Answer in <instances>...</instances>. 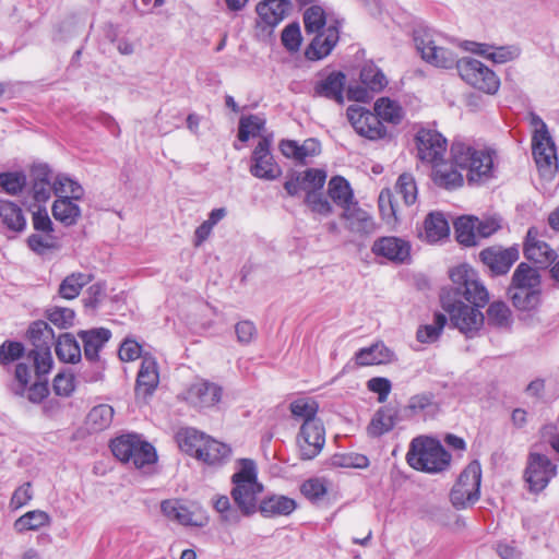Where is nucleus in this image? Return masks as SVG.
I'll use <instances>...</instances> for the list:
<instances>
[{
	"instance_id": "obj_1",
	"label": "nucleus",
	"mask_w": 559,
	"mask_h": 559,
	"mask_svg": "<svg viewBox=\"0 0 559 559\" xmlns=\"http://www.w3.org/2000/svg\"><path fill=\"white\" fill-rule=\"evenodd\" d=\"M452 286L442 289L440 301L451 324L467 337H473L484 324L479 311L489 301V293L477 272L467 264L450 271Z\"/></svg>"
},
{
	"instance_id": "obj_2",
	"label": "nucleus",
	"mask_w": 559,
	"mask_h": 559,
	"mask_svg": "<svg viewBox=\"0 0 559 559\" xmlns=\"http://www.w3.org/2000/svg\"><path fill=\"white\" fill-rule=\"evenodd\" d=\"M240 468L236 472L231 481V497L242 511L243 515H252L258 509V496L263 491V486L258 481L257 465L253 460H239Z\"/></svg>"
},
{
	"instance_id": "obj_3",
	"label": "nucleus",
	"mask_w": 559,
	"mask_h": 559,
	"mask_svg": "<svg viewBox=\"0 0 559 559\" xmlns=\"http://www.w3.org/2000/svg\"><path fill=\"white\" fill-rule=\"evenodd\" d=\"M406 460L417 471L439 473L448 468L451 455L440 441L430 437H417L411 442Z\"/></svg>"
},
{
	"instance_id": "obj_4",
	"label": "nucleus",
	"mask_w": 559,
	"mask_h": 559,
	"mask_svg": "<svg viewBox=\"0 0 559 559\" xmlns=\"http://www.w3.org/2000/svg\"><path fill=\"white\" fill-rule=\"evenodd\" d=\"M451 160L457 168L467 171L469 181H480L491 176L493 160L490 152L478 151L463 142L455 141L451 146Z\"/></svg>"
},
{
	"instance_id": "obj_5",
	"label": "nucleus",
	"mask_w": 559,
	"mask_h": 559,
	"mask_svg": "<svg viewBox=\"0 0 559 559\" xmlns=\"http://www.w3.org/2000/svg\"><path fill=\"white\" fill-rule=\"evenodd\" d=\"M112 454L123 463L136 468L154 464L157 460L155 448L136 433H127L110 443Z\"/></svg>"
},
{
	"instance_id": "obj_6",
	"label": "nucleus",
	"mask_w": 559,
	"mask_h": 559,
	"mask_svg": "<svg viewBox=\"0 0 559 559\" xmlns=\"http://www.w3.org/2000/svg\"><path fill=\"white\" fill-rule=\"evenodd\" d=\"M414 41L426 62L442 69H451L454 66L457 68L460 59L453 51L441 45L443 41L441 34L429 28H418L414 32Z\"/></svg>"
},
{
	"instance_id": "obj_7",
	"label": "nucleus",
	"mask_w": 559,
	"mask_h": 559,
	"mask_svg": "<svg viewBox=\"0 0 559 559\" xmlns=\"http://www.w3.org/2000/svg\"><path fill=\"white\" fill-rule=\"evenodd\" d=\"M28 338L34 348L27 354V359L33 361L37 373L48 374L52 368L53 360L51 346L55 344V333L45 321H35L29 325Z\"/></svg>"
},
{
	"instance_id": "obj_8",
	"label": "nucleus",
	"mask_w": 559,
	"mask_h": 559,
	"mask_svg": "<svg viewBox=\"0 0 559 559\" xmlns=\"http://www.w3.org/2000/svg\"><path fill=\"white\" fill-rule=\"evenodd\" d=\"M457 71L462 80L486 94L493 95L499 90V78L479 60L462 58L457 62Z\"/></svg>"
},
{
	"instance_id": "obj_9",
	"label": "nucleus",
	"mask_w": 559,
	"mask_h": 559,
	"mask_svg": "<svg viewBox=\"0 0 559 559\" xmlns=\"http://www.w3.org/2000/svg\"><path fill=\"white\" fill-rule=\"evenodd\" d=\"M480 481V465L477 462L468 464L451 490L452 504L457 509H464L478 501Z\"/></svg>"
},
{
	"instance_id": "obj_10",
	"label": "nucleus",
	"mask_w": 559,
	"mask_h": 559,
	"mask_svg": "<svg viewBox=\"0 0 559 559\" xmlns=\"http://www.w3.org/2000/svg\"><path fill=\"white\" fill-rule=\"evenodd\" d=\"M557 475V466L551 460L540 453H531L525 469V479L532 491H542Z\"/></svg>"
},
{
	"instance_id": "obj_11",
	"label": "nucleus",
	"mask_w": 559,
	"mask_h": 559,
	"mask_svg": "<svg viewBox=\"0 0 559 559\" xmlns=\"http://www.w3.org/2000/svg\"><path fill=\"white\" fill-rule=\"evenodd\" d=\"M417 156L431 165L443 159L447 152V140L437 130L421 128L416 134Z\"/></svg>"
},
{
	"instance_id": "obj_12",
	"label": "nucleus",
	"mask_w": 559,
	"mask_h": 559,
	"mask_svg": "<svg viewBox=\"0 0 559 559\" xmlns=\"http://www.w3.org/2000/svg\"><path fill=\"white\" fill-rule=\"evenodd\" d=\"M297 444L302 460L314 459L325 444V430L322 421L302 423L297 437Z\"/></svg>"
},
{
	"instance_id": "obj_13",
	"label": "nucleus",
	"mask_w": 559,
	"mask_h": 559,
	"mask_svg": "<svg viewBox=\"0 0 559 559\" xmlns=\"http://www.w3.org/2000/svg\"><path fill=\"white\" fill-rule=\"evenodd\" d=\"M346 114L350 124L359 135L368 140H379L386 136V128L379 120V117L371 111L360 106H349Z\"/></svg>"
},
{
	"instance_id": "obj_14",
	"label": "nucleus",
	"mask_w": 559,
	"mask_h": 559,
	"mask_svg": "<svg viewBox=\"0 0 559 559\" xmlns=\"http://www.w3.org/2000/svg\"><path fill=\"white\" fill-rule=\"evenodd\" d=\"M223 389L216 383L198 380L185 392V401L194 408L205 409L217 405L222 400Z\"/></svg>"
},
{
	"instance_id": "obj_15",
	"label": "nucleus",
	"mask_w": 559,
	"mask_h": 559,
	"mask_svg": "<svg viewBox=\"0 0 559 559\" xmlns=\"http://www.w3.org/2000/svg\"><path fill=\"white\" fill-rule=\"evenodd\" d=\"M270 146L271 141L267 138H262L253 150L250 173L257 178L274 180L281 174V169L274 163Z\"/></svg>"
},
{
	"instance_id": "obj_16",
	"label": "nucleus",
	"mask_w": 559,
	"mask_h": 559,
	"mask_svg": "<svg viewBox=\"0 0 559 559\" xmlns=\"http://www.w3.org/2000/svg\"><path fill=\"white\" fill-rule=\"evenodd\" d=\"M371 252L376 257H382L393 263L401 264L409 259L411 245L408 241L394 236L380 237L373 242Z\"/></svg>"
},
{
	"instance_id": "obj_17",
	"label": "nucleus",
	"mask_w": 559,
	"mask_h": 559,
	"mask_svg": "<svg viewBox=\"0 0 559 559\" xmlns=\"http://www.w3.org/2000/svg\"><path fill=\"white\" fill-rule=\"evenodd\" d=\"M532 148L540 175L551 178L558 168L556 146L551 136L547 135L545 139L533 138Z\"/></svg>"
},
{
	"instance_id": "obj_18",
	"label": "nucleus",
	"mask_w": 559,
	"mask_h": 559,
	"mask_svg": "<svg viewBox=\"0 0 559 559\" xmlns=\"http://www.w3.org/2000/svg\"><path fill=\"white\" fill-rule=\"evenodd\" d=\"M524 255L540 267H547L557 258V253L549 245L542 240L535 227H531L526 235Z\"/></svg>"
},
{
	"instance_id": "obj_19",
	"label": "nucleus",
	"mask_w": 559,
	"mask_h": 559,
	"mask_svg": "<svg viewBox=\"0 0 559 559\" xmlns=\"http://www.w3.org/2000/svg\"><path fill=\"white\" fill-rule=\"evenodd\" d=\"M314 34V38L311 40L305 52L307 59L312 61L321 60L331 53L340 39V28L335 22Z\"/></svg>"
},
{
	"instance_id": "obj_20",
	"label": "nucleus",
	"mask_w": 559,
	"mask_h": 559,
	"mask_svg": "<svg viewBox=\"0 0 559 559\" xmlns=\"http://www.w3.org/2000/svg\"><path fill=\"white\" fill-rule=\"evenodd\" d=\"M345 83V74L333 71L314 83L312 97H323L342 105L344 103Z\"/></svg>"
},
{
	"instance_id": "obj_21",
	"label": "nucleus",
	"mask_w": 559,
	"mask_h": 559,
	"mask_svg": "<svg viewBox=\"0 0 559 559\" xmlns=\"http://www.w3.org/2000/svg\"><path fill=\"white\" fill-rule=\"evenodd\" d=\"M290 3L287 0H265L257 5L258 27L274 28L286 16Z\"/></svg>"
},
{
	"instance_id": "obj_22",
	"label": "nucleus",
	"mask_w": 559,
	"mask_h": 559,
	"mask_svg": "<svg viewBox=\"0 0 559 559\" xmlns=\"http://www.w3.org/2000/svg\"><path fill=\"white\" fill-rule=\"evenodd\" d=\"M479 257L493 274L501 275L508 273L512 264L519 259V251L515 248H487L480 252Z\"/></svg>"
},
{
	"instance_id": "obj_23",
	"label": "nucleus",
	"mask_w": 559,
	"mask_h": 559,
	"mask_svg": "<svg viewBox=\"0 0 559 559\" xmlns=\"http://www.w3.org/2000/svg\"><path fill=\"white\" fill-rule=\"evenodd\" d=\"M162 512L169 520L177 521L182 525L202 527L207 524L209 518L204 512L190 511L176 500H165L160 504Z\"/></svg>"
},
{
	"instance_id": "obj_24",
	"label": "nucleus",
	"mask_w": 559,
	"mask_h": 559,
	"mask_svg": "<svg viewBox=\"0 0 559 559\" xmlns=\"http://www.w3.org/2000/svg\"><path fill=\"white\" fill-rule=\"evenodd\" d=\"M78 336L83 343V352L86 361H96L100 360L99 352L110 340L111 332L106 328H94L79 331Z\"/></svg>"
},
{
	"instance_id": "obj_25",
	"label": "nucleus",
	"mask_w": 559,
	"mask_h": 559,
	"mask_svg": "<svg viewBox=\"0 0 559 559\" xmlns=\"http://www.w3.org/2000/svg\"><path fill=\"white\" fill-rule=\"evenodd\" d=\"M159 374L154 357L144 355L136 377L135 392L138 395H151L157 388Z\"/></svg>"
},
{
	"instance_id": "obj_26",
	"label": "nucleus",
	"mask_w": 559,
	"mask_h": 559,
	"mask_svg": "<svg viewBox=\"0 0 559 559\" xmlns=\"http://www.w3.org/2000/svg\"><path fill=\"white\" fill-rule=\"evenodd\" d=\"M342 217L346 221V227L360 235H369L376 230V223L370 214L358 207L357 203L346 206Z\"/></svg>"
},
{
	"instance_id": "obj_27",
	"label": "nucleus",
	"mask_w": 559,
	"mask_h": 559,
	"mask_svg": "<svg viewBox=\"0 0 559 559\" xmlns=\"http://www.w3.org/2000/svg\"><path fill=\"white\" fill-rule=\"evenodd\" d=\"M465 48L474 53L486 57L495 63H506L520 56V49L516 46L493 47L487 44L468 41Z\"/></svg>"
},
{
	"instance_id": "obj_28",
	"label": "nucleus",
	"mask_w": 559,
	"mask_h": 559,
	"mask_svg": "<svg viewBox=\"0 0 559 559\" xmlns=\"http://www.w3.org/2000/svg\"><path fill=\"white\" fill-rule=\"evenodd\" d=\"M50 169L46 165H38L32 169L33 183L29 193L38 203H46L53 192Z\"/></svg>"
},
{
	"instance_id": "obj_29",
	"label": "nucleus",
	"mask_w": 559,
	"mask_h": 559,
	"mask_svg": "<svg viewBox=\"0 0 559 559\" xmlns=\"http://www.w3.org/2000/svg\"><path fill=\"white\" fill-rule=\"evenodd\" d=\"M296 508V501L283 495L267 496L259 504V511L264 518L286 516L292 514Z\"/></svg>"
},
{
	"instance_id": "obj_30",
	"label": "nucleus",
	"mask_w": 559,
	"mask_h": 559,
	"mask_svg": "<svg viewBox=\"0 0 559 559\" xmlns=\"http://www.w3.org/2000/svg\"><path fill=\"white\" fill-rule=\"evenodd\" d=\"M542 288H508V295L514 308L522 312L536 311L542 305Z\"/></svg>"
},
{
	"instance_id": "obj_31",
	"label": "nucleus",
	"mask_w": 559,
	"mask_h": 559,
	"mask_svg": "<svg viewBox=\"0 0 559 559\" xmlns=\"http://www.w3.org/2000/svg\"><path fill=\"white\" fill-rule=\"evenodd\" d=\"M0 219L8 230L15 234L24 231L27 225L23 210L8 200H0Z\"/></svg>"
},
{
	"instance_id": "obj_32",
	"label": "nucleus",
	"mask_w": 559,
	"mask_h": 559,
	"mask_svg": "<svg viewBox=\"0 0 559 559\" xmlns=\"http://www.w3.org/2000/svg\"><path fill=\"white\" fill-rule=\"evenodd\" d=\"M453 165L443 159L432 165V180L438 187L451 190L463 185V176Z\"/></svg>"
},
{
	"instance_id": "obj_33",
	"label": "nucleus",
	"mask_w": 559,
	"mask_h": 559,
	"mask_svg": "<svg viewBox=\"0 0 559 559\" xmlns=\"http://www.w3.org/2000/svg\"><path fill=\"white\" fill-rule=\"evenodd\" d=\"M393 353L381 342L360 348L355 354L358 366L381 365L391 361Z\"/></svg>"
},
{
	"instance_id": "obj_34",
	"label": "nucleus",
	"mask_w": 559,
	"mask_h": 559,
	"mask_svg": "<svg viewBox=\"0 0 559 559\" xmlns=\"http://www.w3.org/2000/svg\"><path fill=\"white\" fill-rule=\"evenodd\" d=\"M449 234L450 226L442 213L432 212L427 215L424 222V233L421 235L428 242H438L447 238Z\"/></svg>"
},
{
	"instance_id": "obj_35",
	"label": "nucleus",
	"mask_w": 559,
	"mask_h": 559,
	"mask_svg": "<svg viewBox=\"0 0 559 559\" xmlns=\"http://www.w3.org/2000/svg\"><path fill=\"white\" fill-rule=\"evenodd\" d=\"M58 359L67 364L79 362L82 356L80 344L71 333H62L55 342Z\"/></svg>"
},
{
	"instance_id": "obj_36",
	"label": "nucleus",
	"mask_w": 559,
	"mask_h": 559,
	"mask_svg": "<svg viewBox=\"0 0 559 559\" xmlns=\"http://www.w3.org/2000/svg\"><path fill=\"white\" fill-rule=\"evenodd\" d=\"M93 280L92 274L73 272L67 275L59 285L58 294L61 298L72 300L76 298L82 288Z\"/></svg>"
},
{
	"instance_id": "obj_37",
	"label": "nucleus",
	"mask_w": 559,
	"mask_h": 559,
	"mask_svg": "<svg viewBox=\"0 0 559 559\" xmlns=\"http://www.w3.org/2000/svg\"><path fill=\"white\" fill-rule=\"evenodd\" d=\"M176 438L179 448L183 452L200 460L202 453L201 449L206 435L194 428H185L177 432Z\"/></svg>"
},
{
	"instance_id": "obj_38",
	"label": "nucleus",
	"mask_w": 559,
	"mask_h": 559,
	"mask_svg": "<svg viewBox=\"0 0 559 559\" xmlns=\"http://www.w3.org/2000/svg\"><path fill=\"white\" fill-rule=\"evenodd\" d=\"M542 288V277L537 269L525 262L520 263L512 275L509 288Z\"/></svg>"
},
{
	"instance_id": "obj_39",
	"label": "nucleus",
	"mask_w": 559,
	"mask_h": 559,
	"mask_svg": "<svg viewBox=\"0 0 559 559\" xmlns=\"http://www.w3.org/2000/svg\"><path fill=\"white\" fill-rule=\"evenodd\" d=\"M68 195L58 197L52 204L53 217L66 226H72L81 215L80 206Z\"/></svg>"
},
{
	"instance_id": "obj_40",
	"label": "nucleus",
	"mask_w": 559,
	"mask_h": 559,
	"mask_svg": "<svg viewBox=\"0 0 559 559\" xmlns=\"http://www.w3.org/2000/svg\"><path fill=\"white\" fill-rule=\"evenodd\" d=\"M201 451L200 461L214 465L225 461L230 455L231 449L229 445L206 436Z\"/></svg>"
},
{
	"instance_id": "obj_41",
	"label": "nucleus",
	"mask_w": 559,
	"mask_h": 559,
	"mask_svg": "<svg viewBox=\"0 0 559 559\" xmlns=\"http://www.w3.org/2000/svg\"><path fill=\"white\" fill-rule=\"evenodd\" d=\"M112 418L114 408L108 404H99L87 414L86 425L91 431H103L111 425Z\"/></svg>"
},
{
	"instance_id": "obj_42",
	"label": "nucleus",
	"mask_w": 559,
	"mask_h": 559,
	"mask_svg": "<svg viewBox=\"0 0 559 559\" xmlns=\"http://www.w3.org/2000/svg\"><path fill=\"white\" fill-rule=\"evenodd\" d=\"M329 195L334 203L342 206L344 210L346 206L354 204V195L350 186L348 181L341 176H335L329 181Z\"/></svg>"
},
{
	"instance_id": "obj_43",
	"label": "nucleus",
	"mask_w": 559,
	"mask_h": 559,
	"mask_svg": "<svg viewBox=\"0 0 559 559\" xmlns=\"http://www.w3.org/2000/svg\"><path fill=\"white\" fill-rule=\"evenodd\" d=\"M456 239L464 246L477 245V217L462 216L454 222Z\"/></svg>"
},
{
	"instance_id": "obj_44",
	"label": "nucleus",
	"mask_w": 559,
	"mask_h": 559,
	"mask_svg": "<svg viewBox=\"0 0 559 559\" xmlns=\"http://www.w3.org/2000/svg\"><path fill=\"white\" fill-rule=\"evenodd\" d=\"M50 516L41 510L28 511L14 522V530L19 533L37 531L50 524Z\"/></svg>"
},
{
	"instance_id": "obj_45",
	"label": "nucleus",
	"mask_w": 559,
	"mask_h": 559,
	"mask_svg": "<svg viewBox=\"0 0 559 559\" xmlns=\"http://www.w3.org/2000/svg\"><path fill=\"white\" fill-rule=\"evenodd\" d=\"M395 412L390 408H380L372 417L367 430L371 437H380L393 429Z\"/></svg>"
},
{
	"instance_id": "obj_46",
	"label": "nucleus",
	"mask_w": 559,
	"mask_h": 559,
	"mask_svg": "<svg viewBox=\"0 0 559 559\" xmlns=\"http://www.w3.org/2000/svg\"><path fill=\"white\" fill-rule=\"evenodd\" d=\"M374 116L379 120L397 124L403 118V109L400 104L388 97H381L374 103Z\"/></svg>"
},
{
	"instance_id": "obj_47",
	"label": "nucleus",
	"mask_w": 559,
	"mask_h": 559,
	"mask_svg": "<svg viewBox=\"0 0 559 559\" xmlns=\"http://www.w3.org/2000/svg\"><path fill=\"white\" fill-rule=\"evenodd\" d=\"M447 316L443 313H436L433 322L420 325L416 332V338L424 344H431L439 340L445 324Z\"/></svg>"
},
{
	"instance_id": "obj_48",
	"label": "nucleus",
	"mask_w": 559,
	"mask_h": 559,
	"mask_svg": "<svg viewBox=\"0 0 559 559\" xmlns=\"http://www.w3.org/2000/svg\"><path fill=\"white\" fill-rule=\"evenodd\" d=\"M488 324L498 329H509L512 324V314L503 301H493L487 309Z\"/></svg>"
},
{
	"instance_id": "obj_49",
	"label": "nucleus",
	"mask_w": 559,
	"mask_h": 559,
	"mask_svg": "<svg viewBox=\"0 0 559 559\" xmlns=\"http://www.w3.org/2000/svg\"><path fill=\"white\" fill-rule=\"evenodd\" d=\"M361 83L372 92L383 90L388 80L383 72L373 63L365 64L360 72Z\"/></svg>"
},
{
	"instance_id": "obj_50",
	"label": "nucleus",
	"mask_w": 559,
	"mask_h": 559,
	"mask_svg": "<svg viewBox=\"0 0 559 559\" xmlns=\"http://www.w3.org/2000/svg\"><path fill=\"white\" fill-rule=\"evenodd\" d=\"M28 248L37 254H44L59 247L55 233H34L27 238Z\"/></svg>"
},
{
	"instance_id": "obj_51",
	"label": "nucleus",
	"mask_w": 559,
	"mask_h": 559,
	"mask_svg": "<svg viewBox=\"0 0 559 559\" xmlns=\"http://www.w3.org/2000/svg\"><path fill=\"white\" fill-rule=\"evenodd\" d=\"M265 120L257 115H249L241 117L239 120L238 139L241 142H247L250 136L260 135L264 129Z\"/></svg>"
},
{
	"instance_id": "obj_52",
	"label": "nucleus",
	"mask_w": 559,
	"mask_h": 559,
	"mask_svg": "<svg viewBox=\"0 0 559 559\" xmlns=\"http://www.w3.org/2000/svg\"><path fill=\"white\" fill-rule=\"evenodd\" d=\"M290 412L294 417L301 418L304 423L319 420L316 415L319 409L318 403L310 397H301L290 403Z\"/></svg>"
},
{
	"instance_id": "obj_53",
	"label": "nucleus",
	"mask_w": 559,
	"mask_h": 559,
	"mask_svg": "<svg viewBox=\"0 0 559 559\" xmlns=\"http://www.w3.org/2000/svg\"><path fill=\"white\" fill-rule=\"evenodd\" d=\"M395 191L406 205L414 204L417 200L418 191L413 175L407 173L400 175L395 183Z\"/></svg>"
},
{
	"instance_id": "obj_54",
	"label": "nucleus",
	"mask_w": 559,
	"mask_h": 559,
	"mask_svg": "<svg viewBox=\"0 0 559 559\" xmlns=\"http://www.w3.org/2000/svg\"><path fill=\"white\" fill-rule=\"evenodd\" d=\"M53 193L57 197L68 195L70 200H81L84 193L82 186L67 176H59L53 181Z\"/></svg>"
},
{
	"instance_id": "obj_55",
	"label": "nucleus",
	"mask_w": 559,
	"mask_h": 559,
	"mask_svg": "<svg viewBox=\"0 0 559 559\" xmlns=\"http://www.w3.org/2000/svg\"><path fill=\"white\" fill-rule=\"evenodd\" d=\"M325 23V13L321 7L312 5L305 11L304 24L308 34H314L324 29Z\"/></svg>"
},
{
	"instance_id": "obj_56",
	"label": "nucleus",
	"mask_w": 559,
	"mask_h": 559,
	"mask_svg": "<svg viewBox=\"0 0 559 559\" xmlns=\"http://www.w3.org/2000/svg\"><path fill=\"white\" fill-rule=\"evenodd\" d=\"M52 389L59 396H70L75 390L74 374L68 369L58 372L53 379Z\"/></svg>"
},
{
	"instance_id": "obj_57",
	"label": "nucleus",
	"mask_w": 559,
	"mask_h": 559,
	"mask_svg": "<svg viewBox=\"0 0 559 559\" xmlns=\"http://www.w3.org/2000/svg\"><path fill=\"white\" fill-rule=\"evenodd\" d=\"M304 182V191H320L326 180V173L318 168H309L299 173Z\"/></svg>"
},
{
	"instance_id": "obj_58",
	"label": "nucleus",
	"mask_w": 559,
	"mask_h": 559,
	"mask_svg": "<svg viewBox=\"0 0 559 559\" xmlns=\"http://www.w3.org/2000/svg\"><path fill=\"white\" fill-rule=\"evenodd\" d=\"M0 186L9 194L16 195L26 186V176L22 173H4L0 176Z\"/></svg>"
},
{
	"instance_id": "obj_59",
	"label": "nucleus",
	"mask_w": 559,
	"mask_h": 559,
	"mask_svg": "<svg viewBox=\"0 0 559 559\" xmlns=\"http://www.w3.org/2000/svg\"><path fill=\"white\" fill-rule=\"evenodd\" d=\"M332 464L338 467L366 468L369 460L359 453L336 454L332 457Z\"/></svg>"
},
{
	"instance_id": "obj_60",
	"label": "nucleus",
	"mask_w": 559,
	"mask_h": 559,
	"mask_svg": "<svg viewBox=\"0 0 559 559\" xmlns=\"http://www.w3.org/2000/svg\"><path fill=\"white\" fill-rule=\"evenodd\" d=\"M15 385L13 391L16 395L24 396L32 378V369L25 362H20L15 367Z\"/></svg>"
},
{
	"instance_id": "obj_61",
	"label": "nucleus",
	"mask_w": 559,
	"mask_h": 559,
	"mask_svg": "<svg viewBox=\"0 0 559 559\" xmlns=\"http://www.w3.org/2000/svg\"><path fill=\"white\" fill-rule=\"evenodd\" d=\"M282 43L289 51H297L301 45V33L298 23L287 25L282 33Z\"/></svg>"
},
{
	"instance_id": "obj_62",
	"label": "nucleus",
	"mask_w": 559,
	"mask_h": 559,
	"mask_svg": "<svg viewBox=\"0 0 559 559\" xmlns=\"http://www.w3.org/2000/svg\"><path fill=\"white\" fill-rule=\"evenodd\" d=\"M35 372H37L35 370ZM46 374H38L36 373L37 381H35L33 384H28L26 389L27 399L32 403H40L45 397H47L49 393L48 389V382L46 379H43Z\"/></svg>"
},
{
	"instance_id": "obj_63",
	"label": "nucleus",
	"mask_w": 559,
	"mask_h": 559,
	"mask_svg": "<svg viewBox=\"0 0 559 559\" xmlns=\"http://www.w3.org/2000/svg\"><path fill=\"white\" fill-rule=\"evenodd\" d=\"M75 313L70 308L56 307L48 311V319L55 325L66 329L72 325Z\"/></svg>"
},
{
	"instance_id": "obj_64",
	"label": "nucleus",
	"mask_w": 559,
	"mask_h": 559,
	"mask_svg": "<svg viewBox=\"0 0 559 559\" xmlns=\"http://www.w3.org/2000/svg\"><path fill=\"white\" fill-rule=\"evenodd\" d=\"M24 346L20 342L7 341L0 346V364H10L23 356Z\"/></svg>"
}]
</instances>
